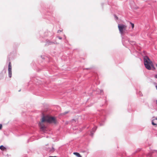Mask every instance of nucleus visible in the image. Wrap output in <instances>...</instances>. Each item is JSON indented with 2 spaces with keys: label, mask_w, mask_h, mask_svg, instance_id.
Instances as JSON below:
<instances>
[{
  "label": "nucleus",
  "mask_w": 157,
  "mask_h": 157,
  "mask_svg": "<svg viewBox=\"0 0 157 157\" xmlns=\"http://www.w3.org/2000/svg\"><path fill=\"white\" fill-rule=\"evenodd\" d=\"M41 118L42 122H46L49 124H56L58 123L56 118L54 116L45 115L43 114Z\"/></svg>",
  "instance_id": "f257e3e1"
},
{
  "label": "nucleus",
  "mask_w": 157,
  "mask_h": 157,
  "mask_svg": "<svg viewBox=\"0 0 157 157\" xmlns=\"http://www.w3.org/2000/svg\"><path fill=\"white\" fill-rule=\"evenodd\" d=\"M143 59L144 65L146 68L148 70H151V66L153 63L152 61H151L149 58L147 56L144 57Z\"/></svg>",
  "instance_id": "f03ea898"
},
{
  "label": "nucleus",
  "mask_w": 157,
  "mask_h": 157,
  "mask_svg": "<svg viewBox=\"0 0 157 157\" xmlns=\"http://www.w3.org/2000/svg\"><path fill=\"white\" fill-rule=\"evenodd\" d=\"M40 121L38 123V125L40 127V130L44 133H46L48 131L47 127L43 123L44 122H42L41 118L40 119Z\"/></svg>",
  "instance_id": "7ed1b4c3"
},
{
  "label": "nucleus",
  "mask_w": 157,
  "mask_h": 157,
  "mask_svg": "<svg viewBox=\"0 0 157 157\" xmlns=\"http://www.w3.org/2000/svg\"><path fill=\"white\" fill-rule=\"evenodd\" d=\"M126 26L122 24H119L118 25V27L119 31L121 35L124 34V31L126 30Z\"/></svg>",
  "instance_id": "20e7f679"
},
{
  "label": "nucleus",
  "mask_w": 157,
  "mask_h": 157,
  "mask_svg": "<svg viewBox=\"0 0 157 157\" xmlns=\"http://www.w3.org/2000/svg\"><path fill=\"white\" fill-rule=\"evenodd\" d=\"M9 61L8 64V73L9 77L10 78H11L12 77V66L11 63L10 61V59H8L7 61Z\"/></svg>",
  "instance_id": "39448f33"
},
{
  "label": "nucleus",
  "mask_w": 157,
  "mask_h": 157,
  "mask_svg": "<svg viewBox=\"0 0 157 157\" xmlns=\"http://www.w3.org/2000/svg\"><path fill=\"white\" fill-rule=\"evenodd\" d=\"M121 37L122 38V43L125 46L124 44L125 43H126V42H127L128 41V40H129V39L128 38L125 36L124 35V34H122V35H121Z\"/></svg>",
  "instance_id": "423d86ee"
},
{
  "label": "nucleus",
  "mask_w": 157,
  "mask_h": 157,
  "mask_svg": "<svg viewBox=\"0 0 157 157\" xmlns=\"http://www.w3.org/2000/svg\"><path fill=\"white\" fill-rule=\"evenodd\" d=\"M54 145L53 144H52L51 147H45V150L50 153H53L55 151V149L54 147Z\"/></svg>",
  "instance_id": "0eeeda50"
},
{
  "label": "nucleus",
  "mask_w": 157,
  "mask_h": 157,
  "mask_svg": "<svg viewBox=\"0 0 157 157\" xmlns=\"http://www.w3.org/2000/svg\"><path fill=\"white\" fill-rule=\"evenodd\" d=\"M6 76V71L5 68L0 73V80L3 79L4 76Z\"/></svg>",
  "instance_id": "6e6552de"
},
{
  "label": "nucleus",
  "mask_w": 157,
  "mask_h": 157,
  "mask_svg": "<svg viewBox=\"0 0 157 157\" xmlns=\"http://www.w3.org/2000/svg\"><path fill=\"white\" fill-rule=\"evenodd\" d=\"M106 119L105 117V116H101L100 119V122L99 123L100 126H102L104 124L105 121Z\"/></svg>",
  "instance_id": "1a4fd4ad"
},
{
  "label": "nucleus",
  "mask_w": 157,
  "mask_h": 157,
  "mask_svg": "<svg viewBox=\"0 0 157 157\" xmlns=\"http://www.w3.org/2000/svg\"><path fill=\"white\" fill-rule=\"evenodd\" d=\"M97 128V126H94V127L90 131L89 135L92 137H93L94 133L96 130Z\"/></svg>",
  "instance_id": "9d476101"
},
{
  "label": "nucleus",
  "mask_w": 157,
  "mask_h": 157,
  "mask_svg": "<svg viewBox=\"0 0 157 157\" xmlns=\"http://www.w3.org/2000/svg\"><path fill=\"white\" fill-rule=\"evenodd\" d=\"M150 157H152L153 154H154L155 156H157V150L151 149L150 151Z\"/></svg>",
  "instance_id": "9b49d317"
},
{
  "label": "nucleus",
  "mask_w": 157,
  "mask_h": 157,
  "mask_svg": "<svg viewBox=\"0 0 157 157\" xmlns=\"http://www.w3.org/2000/svg\"><path fill=\"white\" fill-rule=\"evenodd\" d=\"M78 122V120L77 118L72 119L69 121V123L71 124L72 123H77Z\"/></svg>",
  "instance_id": "f8f14e48"
},
{
  "label": "nucleus",
  "mask_w": 157,
  "mask_h": 157,
  "mask_svg": "<svg viewBox=\"0 0 157 157\" xmlns=\"http://www.w3.org/2000/svg\"><path fill=\"white\" fill-rule=\"evenodd\" d=\"M151 124L154 126L157 125V117L155 119H153L152 120Z\"/></svg>",
  "instance_id": "ddd939ff"
},
{
  "label": "nucleus",
  "mask_w": 157,
  "mask_h": 157,
  "mask_svg": "<svg viewBox=\"0 0 157 157\" xmlns=\"http://www.w3.org/2000/svg\"><path fill=\"white\" fill-rule=\"evenodd\" d=\"M55 44L56 43L55 42L48 40V41H47V42L46 44V45H48Z\"/></svg>",
  "instance_id": "4468645a"
},
{
  "label": "nucleus",
  "mask_w": 157,
  "mask_h": 157,
  "mask_svg": "<svg viewBox=\"0 0 157 157\" xmlns=\"http://www.w3.org/2000/svg\"><path fill=\"white\" fill-rule=\"evenodd\" d=\"M73 155H75L77 157H82L80 154L77 152H74L73 153Z\"/></svg>",
  "instance_id": "2eb2a0df"
},
{
  "label": "nucleus",
  "mask_w": 157,
  "mask_h": 157,
  "mask_svg": "<svg viewBox=\"0 0 157 157\" xmlns=\"http://www.w3.org/2000/svg\"><path fill=\"white\" fill-rule=\"evenodd\" d=\"M0 149L3 151H6V148L3 145H2L0 146Z\"/></svg>",
  "instance_id": "dca6fc26"
},
{
  "label": "nucleus",
  "mask_w": 157,
  "mask_h": 157,
  "mask_svg": "<svg viewBox=\"0 0 157 157\" xmlns=\"http://www.w3.org/2000/svg\"><path fill=\"white\" fill-rule=\"evenodd\" d=\"M128 42L130 44H131L132 45H135L136 44V42L135 41H131L130 40H128Z\"/></svg>",
  "instance_id": "f3484780"
},
{
  "label": "nucleus",
  "mask_w": 157,
  "mask_h": 157,
  "mask_svg": "<svg viewBox=\"0 0 157 157\" xmlns=\"http://www.w3.org/2000/svg\"><path fill=\"white\" fill-rule=\"evenodd\" d=\"M136 93L137 94L139 95L140 96H142L143 94L140 91H136Z\"/></svg>",
  "instance_id": "a211bd4d"
},
{
  "label": "nucleus",
  "mask_w": 157,
  "mask_h": 157,
  "mask_svg": "<svg viewBox=\"0 0 157 157\" xmlns=\"http://www.w3.org/2000/svg\"><path fill=\"white\" fill-rule=\"evenodd\" d=\"M69 111H66L65 112H63V113H61V115L62 116H63V115H65V114L68 113H69Z\"/></svg>",
  "instance_id": "6ab92c4d"
},
{
  "label": "nucleus",
  "mask_w": 157,
  "mask_h": 157,
  "mask_svg": "<svg viewBox=\"0 0 157 157\" xmlns=\"http://www.w3.org/2000/svg\"><path fill=\"white\" fill-rule=\"evenodd\" d=\"M94 67L93 66H92L91 67H90L89 68H84L83 69V70H91L92 69H94Z\"/></svg>",
  "instance_id": "aec40b11"
},
{
  "label": "nucleus",
  "mask_w": 157,
  "mask_h": 157,
  "mask_svg": "<svg viewBox=\"0 0 157 157\" xmlns=\"http://www.w3.org/2000/svg\"><path fill=\"white\" fill-rule=\"evenodd\" d=\"M151 70L152 69L153 70H155V67L153 64V63L151 66Z\"/></svg>",
  "instance_id": "412c9836"
},
{
  "label": "nucleus",
  "mask_w": 157,
  "mask_h": 157,
  "mask_svg": "<svg viewBox=\"0 0 157 157\" xmlns=\"http://www.w3.org/2000/svg\"><path fill=\"white\" fill-rule=\"evenodd\" d=\"M130 24L131 25V26L132 28V29H133L134 28V24L132 23V22H130Z\"/></svg>",
  "instance_id": "4be33fe9"
},
{
  "label": "nucleus",
  "mask_w": 157,
  "mask_h": 157,
  "mask_svg": "<svg viewBox=\"0 0 157 157\" xmlns=\"http://www.w3.org/2000/svg\"><path fill=\"white\" fill-rule=\"evenodd\" d=\"M141 150H142V148H138L135 151V153H136V152H139V151H141Z\"/></svg>",
  "instance_id": "5701e85b"
},
{
  "label": "nucleus",
  "mask_w": 157,
  "mask_h": 157,
  "mask_svg": "<svg viewBox=\"0 0 157 157\" xmlns=\"http://www.w3.org/2000/svg\"><path fill=\"white\" fill-rule=\"evenodd\" d=\"M113 16L114 17L115 19V20L117 21L118 19V17L115 14H114Z\"/></svg>",
  "instance_id": "b1692460"
},
{
  "label": "nucleus",
  "mask_w": 157,
  "mask_h": 157,
  "mask_svg": "<svg viewBox=\"0 0 157 157\" xmlns=\"http://www.w3.org/2000/svg\"><path fill=\"white\" fill-rule=\"evenodd\" d=\"M41 58L43 59H45V58H46V57L45 56H40Z\"/></svg>",
  "instance_id": "393cba45"
},
{
  "label": "nucleus",
  "mask_w": 157,
  "mask_h": 157,
  "mask_svg": "<svg viewBox=\"0 0 157 157\" xmlns=\"http://www.w3.org/2000/svg\"><path fill=\"white\" fill-rule=\"evenodd\" d=\"M98 90H100V94H103V90H100L99 89H98Z\"/></svg>",
  "instance_id": "a878e982"
},
{
  "label": "nucleus",
  "mask_w": 157,
  "mask_h": 157,
  "mask_svg": "<svg viewBox=\"0 0 157 157\" xmlns=\"http://www.w3.org/2000/svg\"><path fill=\"white\" fill-rule=\"evenodd\" d=\"M154 77L155 78L157 79V74H155Z\"/></svg>",
  "instance_id": "bb28decb"
},
{
  "label": "nucleus",
  "mask_w": 157,
  "mask_h": 157,
  "mask_svg": "<svg viewBox=\"0 0 157 157\" xmlns=\"http://www.w3.org/2000/svg\"><path fill=\"white\" fill-rule=\"evenodd\" d=\"M2 124H0V130L2 128Z\"/></svg>",
  "instance_id": "cd10ccee"
},
{
  "label": "nucleus",
  "mask_w": 157,
  "mask_h": 157,
  "mask_svg": "<svg viewBox=\"0 0 157 157\" xmlns=\"http://www.w3.org/2000/svg\"><path fill=\"white\" fill-rule=\"evenodd\" d=\"M154 85H156L155 86V87L156 89V90H157V83H155V82L154 83Z\"/></svg>",
  "instance_id": "c85d7f7f"
},
{
  "label": "nucleus",
  "mask_w": 157,
  "mask_h": 157,
  "mask_svg": "<svg viewBox=\"0 0 157 157\" xmlns=\"http://www.w3.org/2000/svg\"><path fill=\"white\" fill-rule=\"evenodd\" d=\"M58 37L59 38V39H60V40H61L62 39V37L60 36H58Z\"/></svg>",
  "instance_id": "c756f323"
},
{
  "label": "nucleus",
  "mask_w": 157,
  "mask_h": 157,
  "mask_svg": "<svg viewBox=\"0 0 157 157\" xmlns=\"http://www.w3.org/2000/svg\"><path fill=\"white\" fill-rule=\"evenodd\" d=\"M82 128H83V129H85V128H88V127H87L86 128V127L85 126H84V127H82Z\"/></svg>",
  "instance_id": "7c9ffc66"
},
{
  "label": "nucleus",
  "mask_w": 157,
  "mask_h": 157,
  "mask_svg": "<svg viewBox=\"0 0 157 157\" xmlns=\"http://www.w3.org/2000/svg\"><path fill=\"white\" fill-rule=\"evenodd\" d=\"M48 157H58L57 156H49Z\"/></svg>",
  "instance_id": "2f4dec72"
},
{
  "label": "nucleus",
  "mask_w": 157,
  "mask_h": 157,
  "mask_svg": "<svg viewBox=\"0 0 157 157\" xmlns=\"http://www.w3.org/2000/svg\"><path fill=\"white\" fill-rule=\"evenodd\" d=\"M61 31H62V30H58L57 32L58 33H59V32H61Z\"/></svg>",
  "instance_id": "473e14b6"
},
{
  "label": "nucleus",
  "mask_w": 157,
  "mask_h": 157,
  "mask_svg": "<svg viewBox=\"0 0 157 157\" xmlns=\"http://www.w3.org/2000/svg\"><path fill=\"white\" fill-rule=\"evenodd\" d=\"M107 102V100H106V99H105V104H106Z\"/></svg>",
  "instance_id": "72a5a7b5"
},
{
  "label": "nucleus",
  "mask_w": 157,
  "mask_h": 157,
  "mask_svg": "<svg viewBox=\"0 0 157 157\" xmlns=\"http://www.w3.org/2000/svg\"><path fill=\"white\" fill-rule=\"evenodd\" d=\"M49 11H48L47 12V14H48V13H49Z\"/></svg>",
  "instance_id": "f704fd0d"
},
{
  "label": "nucleus",
  "mask_w": 157,
  "mask_h": 157,
  "mask_svg": "<svg viewBox=\"0 0 157 157\" xmlns=\"http://www.w3.org/2000/svg\"><path fill=\"white\" fill-rule=\"evenodd\" d=\"M50 13L51 14H52V12H50Z\"/></svg>",
  "instance_id": "c9c22d12"
},
{
  "label": "nucleus",
  "mask_w": 157,
  "mask_h": 157,
  "mask_svg": "<svg viewBox=\"0 0 157 157\" xmlns=\"http://www.w3.org/2000/svg\"><path fill=\"white\" fill-rule=\"evenodd\" d=\"M64 37H65V38H66V37L65 35H64Z\"/></svg>",
  "instance_id": "e433bc0d"
},
{
  "label": "nucleus",
  "mask_w": 157,
  "mask_h": 157,
  "mask_svg": "<svg viewBox=\"0 0 157 157\" xmlns=\"http://www.w3.org/2000/svg\"><path fill=\"white\" fill-rule=\"evenodd\" d=\"M154 123H157V122H155V121H154Z\"/></svg>",
  "instance_id": "4c0bfd02"
},
{
  "label": "nucleus",
  "mask_w": 157,
  "mask_h": 157,
  "mask_svg": "<svg viewBox=\"0 0 157 157\" xmlns=\"http://www.w3.org/2000/svg\"><path fill=\"white\" fill-rule=\"evenodd\" d=\"M156 67H157V64H156Z\"/></svg>",
  "instance_id": "58836bf2"
},
{
  "label": "nucleus",
  "mask_w": 157,
  "mask_h": 157,
  "mask_svg": "<svg viewBox=\"0 0 157 157\" xmlns=\"http://www.w3.org/2000/svg\"><path fill=\"white\" fill-rule=\"evenodd\" d=\"M128 112H130V111L128 110Z\"/></svg>",
  "instance_id": "ea45409f"
},
{
  "label": "nucleus",
  "mask_w": 157,
  "mask_h": 157,
  "mask_svg": "<svg viewBox=\"0 0 157 157\" xmlns=\"http://www.w3.org/2000/svg\"><path fill=\"white\" fill-rule=\"evenodd\" d=\"M21 91V90H19L18 91H19H19Z\"/></svg>",
  "instance_id": "a19ab883"
},
{
  "label": "nucleus",
  "mask_w": 157,
  "mask_h": 157,
  "mask_svg": "<svg viewBox=\"0 0 157 157\" xmlns=\"http://www.w3.org/2000/svg\"><path fill=\"white\" fill-rule=\"evenodd\" d=\"M103 3H102V6H103Z\"/></svg>",
  "instance_id": "79ce46f5"
},
{
  "label": "nucleus",
  "mask_w": 157,
  "mask_h": 157,
  "mask_svg": "<svg viewBox=\"0 0 157 157\" xmlns=\"http://www.w3.org/2000/svg\"><path fill=\"white\" fill-rule=\"evenodd\" d=\"M66 124H67V122H66Z\"/></svg>",
  "instance_id": "37998d69"
},
{
  "label": "nucleus",
  "mask_w": 157,
  "mask_h": 157,
  "mask_svg": "<svg viewBox=\"0 0 157 157\" xmlns=\"http://www.w3.org/2000/svg\"><path fill=\"white\" fill-rule=\"evenodd\" d=\"M66 124H67V122H66Z\"/></svg>",
  "instance_id": "c03bdc74"
}]
</instances>
